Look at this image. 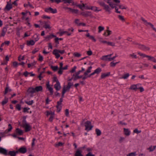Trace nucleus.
I'll use <instances>...</instances> for the list:
<instances>
[{"label": "nucleus", "mask_w": 156, "mask_h": 156, "mask_svg": "<svg viewBox=\"0 0 156 156\" xmlns=\"http://www.w3.org/2000/svg\"><path fill=\"white\" fill-rule=\"evenodd\" d=\"M98 3L101 6L103 7V9L108 14L111 13V10L115 9V12L118 13H120V12L118 11L117 5L120 3L119 0H108L107 3L108 5L106 4L105 2L103 1H98Z\"/></svg>", "instance_id": "obj_1"}, {"label": "nucleus", "mask_w": 156, "mask_h": 156, "mask_svg": "<svg viewBox=\"0 0 156 156\" xmlns=\"http://www.w3.org/2000/svg\"><path fill=\"white\" fill-rule=\"evenodd\" d=\"M43 90V87L41 86H37L35 87H30L28 89L27 92L30 94L31 97H33V94L36 92H41Z\"/></svg>", "instance_id": "obj_2"}, {"label": "nucleus", "mask_w": 156, "mask_h": 156, "mask_svg": "<svg viewBox=\"0 0 156 156\" xmlns=\"http://www.w3.org/2000/svg\"><path fill=\"white\" fill-rule=\"evenodd\" d=\"M85 130L87 131L91 130L93 127L91 125V122L89 121H87L85 122Z\"/></svg>", "instance_id": "obj_3"}, {"label": "nucleus", "mask_w": 156, "mask_h": 156, "mask_svg": "<svg viewBox=\"0 0 156 156\" xmlns=\"http://www.w3.org/2000/svg\"><path fill=\"white\" fill-rule=\"evenodd\" d=\"M135 44L136 45V47L137 48L143 51H148L150 49L149 48L144 46L143 45L140 44L136 43H135Z\"/></svg>", "instance_id": "obj_4"}, {"label": "nucleus", "mask_w": 156, "mask_h": 156, "mask_svg": "<svg viewBox=\"0 0 156 156\" xmlns=\"http://www.w3.org/2000/svg\"><path fill=\"white\" fill-rule=\"evenodd\" d=\"M135 44L136 45V47L137 48L143 51H148L150 49L149 48L144 46L143 45L140 44L136 43H135Z\"/></svg>", "instance_id": "obj_5"}, {"label": "nucleus", "mask_w": 156, "mask_h": 156, "mask_svg": "<svg viewBox=\"0 0 156 156\" xmlns=\"http://www.w3.org/2000/svg\"><path fill=\"white\" fill-rule=\"evenodd\" d=\"M141 19L145 25L147 26H151L153 29V30L156 32V29L154 27V25L150 23L147 22V20H145L144 18H142Z\"/></svg>", "instance_id": "obj_6"}, {"label": "nucleus", "mask_w": 156, "mask_h": 156, "mask_svg": "<svg viewBox=\"0 0 156 156\" xmlns=\"http://www.w3.org/2000/svg\"><path fill=\"white\" fill-rule=\"evenodd\" d=\"M141 19L145 25L147 26H151L153 29V30L156 32V29L154 27V25L150 23L147 22V20H145L144 18H142Z\"/></svg>", "instance_id": "obj_7"}, {"label": "nucleus", "mask_w": 156, "mask_h": 156, "mask_svg": "<svg viewBox=\"0 0 156 156\" xmlns=\"http://www.w3.org/2000/svg\"><path fill=\"white\" fill-rule=\"evenodd\" d=\"M44 11L47 12L51 13H55L57 12V11L56 9H53L50 7L45 8L44 9Z\"/></svg>", "instance_id": "obj_8"}, {"label": "nucleus", "mask_w": 156, "mask_h": 156, "mask_svg": "<svg viewBox=\"0 0 156 156\" xmlns=\"http://www.w3.org/2000/svg\"><path fill=\"white\" fill-rule=\"evenodd\" d=\"M23 127L25 129V132L30 131L31 129V126L30 125L26 122H25L23 125Z\"/></svg>", "instance_id": "obj_9"}, {"label": "nucleus", "mask_w": 156, "mask_h": 156, "mask_svg": "<svg viewBox=\"0 0 156 156\" xmlns=\"http://www.w3.org/2000/svg\"><path fill=\"white\" fill-rule=\"evenodd\" d=\"M85 147V146L80 148L79 149H78L76 151L75 156H83V155L82 154V151L83 149Z\"/></svg>", "instance_id": "obj_10"}, {"label": "nucleus", "mask_w": 156, "mask_h": 156, "mask_svg": "<svg viewBox=\"0 0 156 156\" xmlns=\"http://www.w3.org/2000/svg\"><path fill=\"white\" fill-rule=\"evenodd\" d=\"M46 88L50 91V94L52 95L53 94V89L52 86H51L49 84V82L47 83L46 84Z\"/></svg>", "instance_id": "obj_11"}, {"label": "nucleus", "mask_w": 156, "mask_h": 156, "mask_svg": "<svg viewBox=\"0 0 156 156\" xmlns=\"http://www.w3.org/2000/svg\"><path fill=\"white\" fill-rule=\"evenodd\" d=\"M140 86H141V84L140 83L136 84H133L131 86L129 89L136 91L138 89V87Z\"/></svg>", "instance_id": "obj_12"}, {"label": "nucleus", "mask_w": 156, "mask_h": 156, "mask_svg": "<svg viewBox=\"0 0 156 156\" xmlns=\"http://www.w3.org/2000/svg\"><path fill=\"white\" fill-rule=\"evenodd\" d=\"M7 31V29L6 27H3L2 30L1 31V32L0 37H4L5 34Z\"/></svg>", "instance_id": "obj_13"}, {"label": "nucleus", "mask_w": 156, "mask_h": 156, "mask_svg": "<svg viewBox=\"0 0 156 156\" xmlns=\"http://www.w3.org/2000/svg\"><path fill=\"white\" fill-rule=\"evenodd\" d=\"M53 55H55L56 58H58L60 57V55L58 52V50L55 49L52 52Z\"/></svg>", "instance_id": "obj_14"}, {"label": "nucleus", "mask_w": 156, "mask_h": 156, "mask_svg": "<svg viewBox=\"0 0 156 156\" xmlns=\"http://www.w3.org/2000/svg\"><path fill=\"white\" fill-rule=\"evenodd\" d=\"M59 34L60 36H62L63 34H66L68 36H69L71 35L72 33H69L67 31H61L59 32Z\"/></svg>", "instance_id": "obj_15"}, {"label": "nucleus", "mask_w": 156, "mask_h": 156, "mask_svg": "<svg viewBox=\"0 0 156 156\" xmlns=\"http://www.w3.org/2000/svg\"><path fill=\"white\" fill-rule=\"evenodd\" d=\"M101 59L105 61H111V58L109 57L108 55H104L102 56Z\"/></svg>", "instance_id": "obj_16"}, {"label": "nucleus", "mask_w": 156, "mask_h": 156, "mask_svg": "<svg viewBox=\"0 0 156 156\" xmlns=\"http://www.w3.org/2000/svg\"><path fill=\"white\" fill-rule=\"evenodd\" d=\"M17 151H18V152H19L22 154H24L26 153L27 150L26 147H22L20 148Z\"/></svg>", "instance_id": "obj_17"}, {"label": "nucleus", "mask_w": 156, "mask_h": 156, "mask_svg": "<svg viewBox=\"0 0 156 156\" xmlns=\"http://www.w3.org/2000/svg\"><path fill=\"white\" fill-rule=\"evenodd\" d=\"M124 134L126 136H129L131 133L130 131L128 129L123 128Z\"/></svg>", "instance_id": "obj_18"}, {"label": "nucleus", "mask_w": 156, "mask_h": 156, "mask_svg": "<svg viewBox=\"0 0 156 156\" xmlns=\"http://www.w3.org/2000/svg\"><path fill=\"white\" fill-rule=\"evenodd\" d=\"M0 153L5 155L8 154L7 150L2 147H0Z\"/></svg>", "instance_id": "obj_19"}, {"label": "nucleus", "mask_w": 156, "mask_h": 156, "mask_svg": "<svg viewBox=\"0 0 156 156\" xmlns=\"http://www.w3.org/2000/svg\"><path fill=\"white\" fill-rule=\"evenodd\" d=\"M82 76H77L75 73L72 76V79H73V80L75 81L76 80H77L81 78H82Z\"/></svg>", "instance_id": "obj_20"}, {"label": "nucleus", "mask_w": 156, "mask_h": 156, "mask_svg": "<svg viewBox=\"0 0 156 156\" xmlns=\"http://www.w3.org/2000/svg\"><path fill=\"white\" fill-rule=\"evenodd\" d=\"M54 87L57 91L60 90L61 88L60 83L59 82L56 83L54 85Z\"/></svg>", "instance_id": "obj_21"}, {"label": "nucleus", "mask_w": 156, "mask_h": 156, "mask_svg": "<svg viewBox=\"0 0 156 156\" xmlns=\"http://www.w3.org/2000/svg\"><path fill=\"white\" fill-rule=\"evenodd\" d=\"M92 68L91 66L88 67L87 70L84 73V75L86 76H88V74L91 72Z\"/></svg>", "instance_id": "obj_22"}, {"label": "nucleus", "mask_w": 156, "mask_h": 156, "mask_svg": "<svg viewBox=\"0 0 156 156\" xmlns=\"http://www.w3.org/2000/svg\"><path fill=\"white\" fill-rule=\"evenodd\" d=\"M147 58L148 60H150L156 63V59L154 57L151 56L150 55H148Z\"/></svg>", "instance_id": "obj_23"}, {"label": "nucleus", "mask_w": 156, "mask_h": 156, "mask_svg": "<svg viewBox=\"0 0 156 156\" xmlns=\"http://www.w3.org/2000/svg\"><path fill=\"white\" fill-rule=\"evenodd\" d=\"M16 133L19 135H22L23 133V131L18 128H17L16 129Z\"/></svg>", "instance_id": "obj_24"}, {"label": "nucleus", "mask_w": 156, "mask_h": 156, "mask_svg": "<svg viewBox=\"0 0 156 156\" xmlns=\"http://www.w3.org/2000/svg\"><path fill=\"white\" fill-rule=\"evenodd\" d=\"M18 153V151H10L8 153V154L11 156H15Z\"/></svg>", "instance_id": "obj_25"}, {"label": "nucleus", "mask_w": 156, "mask_h": 156, "mask_svg": "<svg viewBox=\"0 0 156 156\" xmlns=\"http://www.w3.org/2000/svg\"><path fill=\"white\" fill-rule=\"evenodd\" d=\"M112 34V31L109 30H107L106 32H105L104 34L103 35L105 36H109Z\"/></svg>", "instance_id": "obj_26"}, {"label": "nucleus", "mask_w": 156, "mask_h": 156, "mask_svg": "<svg viewBox=\"0 0 156 156\" xmlns=\"http://www.w3.org/2000/svg\"><path fill=\"white\" fill-rule=\"evenodd\" d=\"M110 72L102 73L101 75V79L105 78L109 76L110 75Z\"/></svg>", "instance_id": "obj_27"}, {"label": "nucleus", "mask_w": 156, "mask_h": 156, "mask_svg": "<svg viewBox=\"0 0 156 156\" xmlns=\"http://www.w3.org/2000/svg\"><path fill=\"white\" fill-rule=\"evenodd\" d=\"M12 8V5L11 4L7 2V4L5 7V9L7 10H9Z\"/></svg>", "instance_id": "obj_28"}, {"label": "nucleus", "mask_w": 156, "mask_h": 156, "mask_svg": "<svg viewBox=\"0 0 156 156\" xmlns=\"http://www.w3.org/2000/svg\"><path fill=\"white\" fill-rule=\"evenodd\" d=\"M39 34H35L34 35V36L33 37V38L35 41H37L39 40Z\"/></svg>", "instance_id": "obj_29"}, {"label": "nucleus", "mask_w": 156, "mask_h": 156, "mask_svg": "<svg viewBox=\"0 0 156 156\" xmlns=\"http://www.w3.org/2000/svg\"><path fill=\"white\" fill-rule=\"evenodd\" d=\"M70 89L67 86H64L63 89L62 91L64 93H65L66 92L69 91V90Z\"/></svg>", "instance_id": "obj_30"}, {"label": "nucleus", "mask_w": 156, "mask_h": 156, "mask_svg": "<svg viewBox=\"0 0 156 156\" xmlns=\"http://www.w3.org/2000/svg\"><path fill=\"white\" fill-rule=\"evenodd\" d=\"M90 9L94 12H99L101 11V9H98V8L96 6H91Z\"/></svg>", "instance_id": "obj_31"}, {"label": "nucleus", "mask_w": 156, "mask_h": 156, "mask_svg": "<svg viewBox=\"0 0 156 156\" xmlns=\"http://www.w3.org/2000/svg\"><path fill=\"white\" fill-rule=\"evenodd\" d=\"M138 55H139L142 58H147V56L148 55H147L143 53L140 52H138L137 53Z\"/></svg>", "instance_id": "obj_32"}, {"label": "nucleus", "mask_w": 156, "mask_h": 156, "mask_svg": "<svg viewBox=\"0 0 156 156\" xmlns=\"http://www.w3.org/2000/svg\"><path fill=\"white\" fill-rule=\"evenodd\" d=\"M35 42L33 40H31L27 41V44L28 45H33L34 44Z\"/></svg>", "instance_id": "obj_33"}, {"label": "nucleus", "mask_w": 156, "mask_h": 156, "mask_svg": "<svg viewBox=\"0 0 156 156\" xmlns=\"http://www.w3.org/2000/svg\"><path fill=\"white\" fill-rule=\"evenodd\" d=\"M99 41L100 43L103 44H108V41L103 40V38L101 37H100L99 38Z\"/></svg>", "instance_id": "obj_34"}, {"label": "nucleus", "mask_w": 156, "mask_h": 156, "mask_svg": "<svg viewBox=\"0 0 156 156\" xmlns=\"http://www.w3.org/2000/svg\"><path fill=\"white\" fill-rule=\"evenodd\" d=\"M94 71L96 74H99L101 71V69L100 68L98 67Z\"/></svg>", "instance_id": "obj_35"}, {"label": "nucleus", "mask_w": 156, "mask_h": 156, "mask_svg": "<svg viewBox=\"0 0 156 156\" xmlns=\"http://www.w3.org/2000/svg\"><path fill=\"white\" fill-rule=\"evenodd\" d=\"M37 62L35 61H34L31 64H28V67L29 68H30L31 66H34L36 64Z\"/></svg>", "instance_id": "obj_36"}, {"label": "nucleus", "mask_w": 156, "mask_h": 156, "mask_svg": "<svg viewBox=\"0 0 156 156\" xmlns=\"http://www.w3.org/2000/svg\"><path fill=\"white\" fill-rule=\"evenodd\" d=\"M95 132L98 136H99L101 134V130L98 129H96Z\"/></svg>", "instance_id": "obj_37"}, {"label": "nucleus", "mask_w": 156, "mask_h": 156, "mask_svg": "<svg viewBox=\"0 0 156 156\" xmlns=\"http://www.w3.org/2000/svg\"><path fill=\"white\" fill-rule=\"evenodd\" d=\"M117 6H119V8L120 9H127V7L125 6L122 5H119Z\"/></svg>", "instance_id": "obj_38"}, {"label": "nucleus", "mask_w": 156, "mask_h": 156, "mask_svg": "<svg viewBox=\"0 0 156 156\" xmlns=\"http://www.w3.org/2000/svg\"><path fill=\"white\" fill-rule=\"evenodd\" d=\"M104 27H103L100 26L98 27V32L99 33H100L103 30H104Z\"/></svg>", "instance_id": "obj_39"}, {"label": "nucleus", "mask_w": 156, "mask_h": 156, "mask_svg": "<svg viewBox=\"0 0 156 156\" xmlns=\"http://www.w3.org/2000/svg\"><path fill=\"white\" fill-rule=\"evenodd\" d=\"M38 56L39 58L38 59V60L41 62H42L43 60V56L39 54Z\"/></svg>", "instance_id": "obj_40"}, {"label": "nucleus", "mask_w": 156, "mask_h": 156, "mask_svg": "<svg viewBox=\"0 0 156 156\" xmlns=\"http://www.w3.org/2000/svg\"><path fill=\"white\" fill-rule=\"evenodd\" d=\"M136 152H132L127 155V156H136Z\"/></svg>", "instance_id": "obj_41"}, {"label": "nucleus", "mask_w": 156, "mask_h": 156, "mask_svg": "<svg viewBox=\"0 0 156 156\" xmlns=\"http://www.w3.org/2000/svg\"><path fill=\"white\" fill-rule=\"evenodd\" d=\"M51 69L54 71H55L57 70L58 69V67L57 66H51Z\"/></svg>", "instance_id": "obj_42"}, {"label": "nucleus", "mask_w": 156, "mask_h": 156, "mask_svg": "<svg viewBox=\"0 0 156 156\" xmlns=\"http://www.w3.org/2000/svg\"><path fill=\"white\" fill-rule=\"evenodd\" d=\"M50 1L52 2H55L57 4H58L62 2L61 0H50Z\"/></svg>", "instance_id": "obj_43"}, {"label": "nucleus", "mask_w": 156, "mask_h": 156, "mask_svg": "<svg viewBox=\"0 0 156 156\" xmlns=\"http://www.w3.org/2000/svg\"><path fill=\"white\" fill-rule=\"evenodd\" d=\"M8 101V99L7 98H5V99L2 101V104L3 105H4L6 104Z\"/></svg>", "instance_id": "obj_44"}, {"label": "nucleus", "mask_w": 156, "mask_h": 156, "mask_svg": "<svg viewBox=\"0 0 156 156\" xmlns=\"http://www.w3.org/2000/svg\"><path fill=\"white\" fill-rule=\"evenodd\" d=\"M155 147L154 146H151L148 149L150 151H153L155 149Z\"/></svg>", "instance_id": "obj_45"}, {"label": "nucleus", "mask_w": 156, "mask_h": 156, "mask_svg": "<svg viewBox=\"0 0 156 156\" xmlns=\"http://www.w3.org/2000/svg\"><path fill=\"white\" fill-rule=\"evenodd\" d=\"M73 55L75 57H79L81 56V55L80 54L77 52L74 53L73 54Z\"/></svg>", "instance_id": "obj_46"}, {"label": "nucleus", "mask_w": 156, "mask_h": 156, "mask_svg": "<svg viewBox=\"0 0 156 156\" xmlns=\"http://www.w3.org/2000/svg\"><path fill=\"white\" fill-rule=\"evenodd\" d=\"M107 45H110V46H115V44L114 43H113V42H110V41H108V43Z\"/></svg>", "instance_id": "obj_47"}, {"label": "nucleus", "mask_w": 156, "mask_h": 156, "mask_svg": "<svg viewBox=\"0 0 156 156\" xmlns=\"http://www.w3.org/2000/svg\"><path fill=\"white\" fill-rule=\"evenodd\" d=\"M129 76V73H126L125 74L124 76L121 78L124 79H126Z\"/></svg>", "instance_id": "obj_48"}, {"label": "nucleus", "mask_w": 156, "mask_h": 156, "mask_svg": "<svg viewBox=\"0 0 156 156\" xmlns=\"http://www.w3.org/2000/svg\"><path fill=\"white\" fill-rule=\"evenodd\" d=\"M63 68H59L58 69V74L60 75H61L63 73Z\"/></svg>", "instance_id": "obj_49"}, {"label": "nucleus", "mask_w": 156, "mask_h": 156, "mask_svg": "<svg viewBox=\"0 0 156 156\" xmlns=\"http://www.w3.org/2000/svg\"><path fill=\"white\" fill-rule=\"evenodd\" d=\"M63 144L61 142H59L57 144H56L55 146L56 147H58L62 146Z\"/></svg>", "instance_id": "obj_50"}, {"label": "nucleus", "mask_w": 156, "mask_h": 156, "mask_svg": "<svg viewBox=\"0 0 156 156\" xmlns=\"http://www.w3.org/2000/svg\"><path fill=\"white\" fill-rule=\"evenodd\" d=\"M25 103L29 105H31L33 104L34 102L33 100H31L29 101H25Z\"/></svg>", "instance_id": "obj_51"}, {"label": "nucleus", "mask_w": 156, "mask_h": 156, "mask_svg": "<svg viewBox=\"0 0 156 156\" xmlns=\"http://www.w3.org/2000/svg\"><path fill=\"white\" fill-rule=\"evenodd\" d=\"M65 3H68L69 4L71 3L72 2V0H62Z\"/></svg>", "instance_id": "obj_52"}, {"label": "nucleus", "mask_w": 156, "mask_h": 156, "mask_svg": "<svg viewBox=\"0 0 156 156\" xmlns=\"http://www.w3.org/2000/svg\"><path fill=\"white\" fill-rule=\"evenodd\" d=\"M51 36H53V37H55V36L54 35H52L51 36H47L45 37V39L47 41L49 40L50 39L52 38Z\"/></svg>", "instance_id": "obj_53"}, {"label": "nucleus", "mask_w": 156, "mask_h": 156, "mask_svg": "<svg viewBox=\"0 0 156 156\" xmlns=\"http://www.w3.org/2000/svg\"><path fill=\"white\" fill-rule=\"evenodd\" d=\"M65 115L67 117L69 116V111L68 109H66V110L65 111Z\"/></svg>", "instance_id": "obj_54"}, {"label": "nucleus", "mask_w": 156, "mask_h": 156, "mask_svg": "<svg viewBox=\"0 0 156 156\" xmlns=\"http://www.w3.org/2000/svg\"><path fill=\"white\" fill-rule=\"evenodd\" d=\"M53 80L54 82H56V83H57L58 82H59L58 79H57L56 76H55L53 77Z\"/></svg>", "instance_id": "obj_55"}, {"label": "nucleus", "mask_w": 156, "mask_h": 156, "mask_svg": "<svg viewBox=\"0 0 156 156\" xmlns=\"http://www.w3.org/2000/svg\"><path fill=\"white\" fill-rule=\"evenodd\" d=\"M56 107L57 108V112H60L62 106L60 105H57Z\"/></svg>", "instance_id": "obj_56"}, {"label": "nucleus", "mask_w": 156, "mask_h": 156, "mask_svg": "<svg viewBox=\"0 0 156 156\" xmlns=\"http://www.w3.org/2000/svg\"><path fill=\"white\" fill-rule=\"evenodd\" d=\"M13 66L15 67H17L19 65L16 62H13Z\"/></svg>", "instance_id": "obj_57"}, {"label": "nucleus", "mask_w": 156, "mask_h": 156, "mask_svg": "<svg viewBox=\"0 0 156 156\" xmlns=\"http://www.w3.org/2000/svg\"><path fill=\"white\" fill-rule=\"evenodd\" d=\"M73 83L70 82H69L68 83V84L67 86L69 88H70L73 85Z\"/></svg>", "instance_id": "obj_58"}, {"label": "nucleus", "mask_w": 156, "mask_h": 156, "mask_svg": "<svg viewBox=\"0 0 156 156\" xmlns=\"http://www.w3.org/2000/svg\"><path fill=\"white\" fill-rule=\"evenodd\" d=\"M76 66H74L73 67L72 69L70 70V72L71 73H73L75 71L76 69Z\"/></svg>", "instance_id": "obj_59"}, {"label": "nucleus", "mask_w": 156, "mask_h": 156, "mask_svg": "<svg viewBox=\"0 0 156 156\" xmlns=\"http://www.w3.org/2000/svg\"><path fill=\"white\" fill-rule=\"evenodd\" d=\"M12 129V127L10 124H9L8 125V131L9 132Z\"/></svg>", "instance_id": "obj_60"}, {"label": "nucleus", "mask_w": 156, "mask_h": 156, "mask_svg": "<svg viewBox=\"0 0 156 156\" xmlns=\"http://www.w3.org/2000/svg\"><path fill=\"white\" fill-rule=\"evenodd\" d=\"M133 132L134 133H137V134L141 132V131L140 130L139 131L137 129H135L134 130H133Z\"/></svg>", "instance_id": "obj_61"}, {"label": "nucleus", "mask_w": 156, "mask_h": 156, "mask_svg": "<svg viewBox=\"0 0 156 156\" xmlns=\"http://www.w3.org/2000/svg\"><path fill=\"white\" fill-rule=\"evenodd\" d=\"M16 108L19 111L20 110L21 108V105L20 104H17L16 106Z\"/></svg>", "instance_id": "obj_62"}, {"label": "nucleus", "mask_w": 156, "mask_h": 156, "mask_svg": "<svg viewBox=\"0 0 156 156\" xmlns=\"http://www.w3.org/2000/svg\"><path fill=\"white\" fill-rule=\"evenodd\" d=\"M118 18L120 20L124 21V18L121 15H119L118 16Z\"/></svg>", "instance_id": "obj_63"}, {"label": "nucleus", "mask_w": 156, "mask_h": 156, "mask_svg": "<svg viewBox=\"0 0 156 156\" xmlns=\"http://www.w3.org/2000/svg\"><path fill=\"white\" fill-rule=\"evenodd\" d=\"M116 65L115 63L114 62H112L110 64V66L112 67H115Z\"/></svg>", "instance_id": "obj_64"}]
</instances>
